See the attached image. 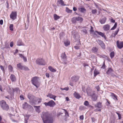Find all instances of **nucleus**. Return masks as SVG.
<instances>
[{
  "instance_id": "f257e3e1",
  "label": "nucleus",
  "mask_w": 123,
  "mask_h": 123,
  "mask_svg": "<svg viewBox=\"0 0 123 123\" xmlns=\"http://www.w3.org/2000/svg\"><path fill=\"white\" fill-rule=\"evenodd\" d=\"M44 123H52L53 119L51 117L50 114L47 112H43L41 114Z\"/></svg>"
},
{
  "instance_id": "f03ea898",
  "label": "nucleus",
  "mask_w": 123,
  "mask_h": 123,
  "mask_svg": "<svg viewBox=\"0 0 123 123\" xmlns=\"http://www.w3.org/2000/svg\"><path fill=\"white\" fill-rule=\"evenodd\" d=\"M39 79V77L35 76L32 77L31 80L32 84L37 88H38L40 85V83L38 81Z\"/></svg>"
},
{
  "instance_id": "7ed1b4c3",
  "label": "nucleus",
  "mask_w": 123,
  "mask_h": 123,
  "mask_svg": "<svg viewBox=\"0 0 123 123\" xmlns=\"http://www.w3.org/2000/svg\"><path fill=\"white\" fill-rule=\"evenodd\" d=\"M0 105L4 110L7 111L9 108V106L4 100H3L0 101Z\"/></svg>"
},
{
  "instance_id": "20e7f679",
  "label": "nucleus",
  "mask_w": 123,
  "mask_h": 123,
  "mask_svg": "<svg viewBox=\"0 0 123 123\" xmlns=\"http://www.w3.org/2000/svg\"><path fill=\"white\" fill-rule=\"evenodd\" d=\"M27 97L30 99V102L31 104H34V100L35 99V97L32 95L31 94L29 93L28 94Z\"/></svg>"
},
{
  "instance_id": "39448f33",
  "label": "nucleus",
  "mask_w": 123,
  "mask_h": 123,
  "mask_svg": "<svg viewBox=\"0 0 123 123\" xmlns=\"http://www.w3.org/2000/svg\"><path fill=\"white\" fill-rule=\"evenodd\" d=\"M36 64L39 65H45V63L42 59H38L36 61Z\"/></svg>"
},
{
  "instance_id": "423d86ee",
  "label": "nucleus",
  "mask_w": 123,
  "mask_h": 123,
  "mask_svg": "<svg viewBox=\"0 0 123 123\" xmlns=\"http://www.w3.org/2000/svg\"><path fill=\"white\" fill-rule=\"evenodd\" d=\"M17 67L19 69H20L26 70H29V69L27 67L24 66L22 65L21 63L18 64L17 65Z\"/></svg>"
},
{
  "instance_id": "0eeeda50",
  "label": "nucleus",
  "mask_w": 123,
  "mask_h": 123,
  "mask_svg": "<svg viewBox=\"0 0 123 123\" xmlns=\"http://www.w3.org/2000/svg\"><path fill=\"white\" fill-rule=\"evenodd\" d=\"M44 104L46 106H49L50 107H52L54 106L55 104V102L52 100H51L48 103L45 102Z\"/></svg>"
},
{
  "instance_id": "6e6552de",
  "label": "nucleus",
  "mask_w": 123,
  "mask_h": 123,
  "mask_svg": "<svg viewBox=\"0 0 123 123\" xmlns=\"http://www.w3.org/2000/svg\"><path fill=\"white\" fill-rule=\"evenodd\" d=\"M63 63L64 64H66L67 63L66 61L67 60V56L65 53H62L61 56Z\"/></svg>"
},
{
  "instance_id": "1a4fd4ad",
  "label": "nucleus",
  "mask_w": 123,
  "mask_h": 123,
  "mask_svg": "<svg viewBox=\"0 0 123 123\" xmlns=\"http://www.w3.org/2000/svg\"><path fill=\"white\" fill-rule=\"evenodd\" d=\"M117 45L118 48L119 49H121L123 47V42H119L118 40L117 41Z\"/></svg>"
},
{
  "instance_id": "9d476101",
  "label": "nucleus",
  "mask_w": 123,
  "mask_h": 123,
  "mask_svg": "<svg viewBox=\"0 0 123 123\" xmlns=\"http://www.w3.org/2000/svg\"><path fill=\"white\" fill-rule=\"evenodd\" d=\"M97 42L103 49H105V44L102 41L100 40H98L97 41Z\"/></svg>"
},
{
  "instance_id": "9b49d317",
  "label": "nucleus",
  "mask_w": 123,
  "mask_h": 123,
  "mask_svg": "<svg viewBox=\"0 0 123 123\" xmlns=\"http://www.w3.org/2000/svg\"><path fill=\"white\" fill-rule=\"evenodd\" d=\"M16 12H12L10 15V18L14 20L16 18Z\"/></svg>"
},
{
  "instance_id": "f8f14e48",
  "label": "nucleus",
  "mask_w": 123,
  "mask_h": 123,
  "mask_svg": "<svg viewBox=\"0 0 123 123\" xmlns=\"http://www.w3.org/2000/svg\"><path fill=\"white\" fill-rule=\"evenodd\" d=\"M110 28V25L108 24H107L104 25L103 27V28L104 31H107L109 30Z\"/></svg>"
},
{
  "instance_id": "ddd939ff",
  "label": "nucleus",
  "mask_w": 123,
  "mask_h": 123,
  "mask_svg": "<svg viewBox=\"0 0 123 123\" xmlns=\"http://www.w3.org/2000/svg\"><path fill=\"white\" fill-rule=\"evenodd\" d=\"M97 99V96L95 93H93L92 95V99L93 101H96Z\"/></svg>"
},
{
  "instance_id": "4468645a",
  "label": "nucleus",
  "mask_w": 123,
  "mask_h": 123,
  "mask_svg": "<svg viewBox=\"0 0 123 123\" xmlns=\"http://www.w3.org/2000/svg\"><path fill=\"white\" fill-rule=\"evenodd\" d=\"M79 78V76H74L72 78V80L73 81L76 82L77 81Z\"/></svg>"
},
{
  "instance_id": "2eb2a0df",
  "label": "nucleus",
  "mask_w": 123,
  "mask_h": 123,
  "mask_svg": "<svg viewBox=\"0 0 123 123\" xmlns=\"http://www.w3.org/2000/svg\"><path fill=\"white\" fill-rule=\"evenodd\" d=\"M10 78L11 81L12 82H15L16 81V79L15 76L13 74L11 75Z\"/></svg>"
},
{
  "instance_id": "dca6fc26",
  "label": "nucleus",
  "mask_w": 123,
  "mask_h": 123,
  "mask_svg": "<svg viewBox=\"0 0 123 123\" xmlns=\"http://www.w3.org/2000/svg\"><path fill=\"white\" fill-rule=\"evenodd\" d=\"M47 97H49L53 99L54 100H55V98L56 97V96H55L54 95L51 94H49L48 95H47Z\"/></svg>"
},
{
  "instance_id": "f3484780",
  "label": "nucleus",
  "mask_w": 123,
  "mask_h": 123,
  "mask_svg": "<svg viewBox=\"0 0 123 123\" xmlns=\"http://www.w3.org/2000/svg\"><path fill=\"white\" fill-rule=\"evenodd\" d=\"M106 18L105 17H104L99 20V22L101 24H104L106 21Z\"/></svg>"
},
{
  "instance_id": "a211bd4d",
  "label": "nucleus",
  "mask_w": 123,
  "mask_h": 123,
  "mask_svg": "<svg viewBox=\"0 0 123 123\" xmlns=\"http://www.w3.org/2000/svg\"><path fill=\"white\" fill-rule=\"evenodd\" d=\"M95 107L101 108L102 107V104L101 102H98L95 105Z\"/></svg>"
},
{
  "instance_id": "6ab92c4d",
  "label": "nucleus",
  "mask_w": 123,
  "mask_h": 123,
  "mask_svg": "<svg viewBox=\"0 0 123 123\" xmlns=\"http://www.w3.org/2000/svg\"><path fill=\"white\" fill-rule=\"evenodd\" d=\"M19 56L21 58H22L24 61L25 62L27 61V59L26 57L24 56L22 54H19Z\"/></svg>"
},
{
  "instance_id": "aec40b11",
  "label": "nucleus",
  "mask_w": 123,
  "mask_h": 123,
  "mask_svg": "<svg viewBox=\"0 0 123 123\" xmlns=\"http://www.w3.org/2000/svg\"><path fill=\"white\" fill-rule=\"evenodd\" d=\"M111 96L112 97H113V98L115 100H118V99L117 98V96L114 93H111Z\"/></svg>"
},
{
  "instance_id": "412c9836",
  "label": "nucleus",
  "mask_w": 123,
  "mask_h": 123,
  "mask_svg": "<svg viewBox=\"0 0 123 123\" xmlns=\"http://www.w3.org/2000/svg\"><path fill=\"white\" fill-rule=\"evenodd\" d=\"M74 96L76 98L79 99V98L80 97V95L79 94L77 93L76 92H75L74 93Z\"/></svg>"
},
{
  "instance_id": "4be33fe9",
  "label": "nucleus",
  "mask_w": 123,
  "mask_h": 123,
  "mask_svg": "<svg viewBox=\"0 0 123 123\" xmlns=\"http://www.w3.org/2000/svg\"><path fill=\"white\" fill-rule=\"evenodd\" d=\"M98 49L95 47H93L92 49V52L96 53L97 52Z\"/></svg>"
},
{
  "instance_id": "5701e85b",
  "label": "nucleus",
  "mask_w": 123,
  "mask_h": 123,
  "mask_svg": "<svg viewBox=\"0 0 123 123\" xmlns=\"http://www.w3.org/2000/svg\"><path fill=\"white\" fill-rule=\"evenodd\" d=\"M63 110H64L65 112V117H66L67 118L69 117V115L68 112H67V111L65 109H64ZM65 121H67V118H65Z\"/></svg>"
},
{
  "instance_id": "b1692460",
  "label": "nucleus",
  "mask_w": 123,
  "mask_h": 123,
  "mask_svg": "<svg viewBox=\"0 0 123 123\" xmlns=\"http://www.w3.org/2000/svg\"><path fill=\"white\" fill-rule=\"evenodd\" d=\"M71 21L73 24H75L76 23V17H74L73 18L71 19Z\"/></svg>"
},
{
  "instance_id": "393cba45",
  "label": "nucleus",
  "mask_w": 123,
  "mask_h": 123,
  "mask_svg": "<svg viewBox=\"0 0 123 123\" xmlns=\"http://www.w3.org/2000/svg\"><path fill=\"white\" fill-rule=\"evenodd\" d=\"M113 71V69L111 68H109L106 72V73L108 74H110Z\"/></svg>"
},
{
  "instance_id": "a878e982",
  "label": "nucleus",
  "mask_w": 123,
  "mask_h": 123,
  "mask_svg": "<svg viewBox=\"0 0 123 123\" xmlns=\"http://www.w3.org/2000/svg\"><path fill=\"white\" fill-rule=\"evenodd\" d=\"M98 33L99 35L101 36L102 37H104L105 39H106V36H105V34L104 33L101 32H98Z\"/></svg>"
},
{
  "instance_id": "bb28decb",
  "label": "nucleus",
  "mask_w": 123,
  "mask_h": 123,
  "mask_svg": "<svg viewBox=\"0 0 123 123\" xmlns=\"http://www.w3.org/2000/svg\"><path fill=\"white\" fill-rule=\"evenodd\" d=\"M57 2H58L59 4H61L62 6H63L65 5V4H64V1L62 0H59Z\"/></svg>"
},
{
  "instance_id": "cd10ccee",
  "label": "nucleus",
  "mask_w": 123,
  "mask_h": 123,
  "mask_svg": "<svg viewBox=\"0 0 123 123\" xmlns=\"http://www.w3.org/2000/svg\"><path fill=\"white\" fill-rule=\"evenodd\" d=\"M77 21H80V22H82L83 20V18L80 17H76Z\"/></svg>"
},
{
  "instance_id": "c85d7f7f",
  "label": "nucleus",
  "mask_w": 123,
  "mask_h": 123,
  "mask_svg": "<svg viewBox=\"0 0 123 123\" xmlns=\"http://www.w3.org/2000/svg\"><path fill=\"white\" fill-rule=\"evenodd\" d=\"M30 106L26 102H25L24 103V104H23V108L24 109H25L26 108H27L28 106Z\"/></svg>"
},
{
  "instance_id": "c756f323",
  "label": "nucleus",
  "mask_w": 123,
  "mask_h": 123,
  "mask_svg": "<svg viewBox=\"0 0 123 123\" xmlns=\"http://www.w3.org/2000/svg\"><path fill=\"white\" fill-rule=\"evenodd\" d=\"M48 68L49 70L52 72H55L56 71L55 69L54 68L51 66H49Z\"/></svg>"
},
{
  "instance_id": "7c9ffc66",
  "label": "nucleus",
  "mask_w": 123,
  "mask_h": 123,
  "mask_svg": "<svg viewBox=\"0 0 123 123\" xmlns=\"http://www.w3.org/2000/svg\"><path fill=\"white\" fill-rule=\"evenodd\" d=\"M54 19L55 20H57L58 19H59L60 18V17L57 15L56 14H54Z\"/></svg>"
},
{
  "instance_id": "2f4dec72",
  "label": "nucleus",
  "mask_w": 123,
  "mask_h": 123,
  "mask_svg": "<svg viewBox=\"0 0 123 123\" xmlns=\"http://www.w3.org/2000/svg\"><path fill=\"white\" fill-rule=\"evenodd\" d=\"M34 108H36V111L37 112H38V113L40 112V109L39 108L40 107V106H34Z\"/></svg>"
},
{
  "instance_id": "473e14b6",
  "label": "nucleus",
  "mask_w": 123,
  "mask_h": 123,
  "mask_svg": "<svg viewBox=\"0 0 123 123\" xmlns=\"http://www.w3.org/2000/svg\"><path fill=\"white\" fill-rule=\"evenodd\" d=\"M99 74V72L97 71V70L95 69L94 72V76L96 77V76Z\"/></svg>"
},
{
  "instance_id": "72a5a7b5",
  "label": "nucleus",
  "mask_w": 123,
  "mask_h": 123,
  "mask_svg": "<svg viewBox=\"0 0 123 123\" xmlns=\"http://www.w3.org/2000/svg\"><path fill=\"white\" fill-rule=\"evenodd\" d=\"M79 10L81 12H84V11H86V10L83 8H79Z\"/></svg>"
},
{
  "instance_id": "f704fd0d",
  "label": "nucleus",
  "mask_w": 123,
  "mask_h": 123,
  "mask_svg": "<svg viewBox=\"0 0 123 123\" xmlns=\"http://www.w3.org/2000/svg\"><path fill=\"white\" fill-rule=\"evenodd\" d=\"M9 71L10 72H12V71L13 69V68L12 67L11 65H10L8 66V67Z\"/></svg>"
},
{
  "instance_id": "c9c22d12",
  "label": "nucleus",
  "mask_w": 123,
  "mask_h": 123,
  "mask_svg": "<svg viewBox=\"0 0 123 123\" xmlns=\"http://www.w3.org/2000/svg\"><path fill=\"white\" fill-rule=\"evenodd\" d=\"M114 56V53L113 51L111 52L110 54V56L111 58L112 59Z\"/></svg>"
},
{
  "instance_id": "e433bc0d",
  "label": "nucleus",
  "mask_w": 123,
  "mask_h": 123,
  "mask_svg": "<svg viewBox=\"0 0 123 123\" xmlns=\"http://www.w3.org/2000/svg\"><path fill=\"white\" fill-rule=\"evenodd\" d=\"M117 23H115L114 26L111 29V30H113L115 29L117 27Z\"/></svg>"
},
{
  "instance_id": "4c0bfd02",
  "label": "nucleus",
  "mask_w": 123,
  "mask_h": 123,
  "mask_svg": "<svg viewBox=\"0 0 123 123\" xmlns=\"http://www.w3.org/2000/svg\"><path fill=\"white\" fill-rule=\"evenodd\" d=\"M66 11L67 12L69 13H71L72 12V10L69 9L68 8H66Z\"/></svg>"
},
{
  "instance_id": "58836bf2",
  "label": "nucleus",
  "mask_w": 123,
  "mask_h": 123,
  "mask_svg": "<svg viewBox=\"0 0 123 123\" xmlns=\"http://www.w3.org/2000/svg\"><path fill=\"white\" fill-rule=\"evenodd\" d=\"M64 43L65 46H67L69 45L70 42L68 41H65L64 42Z\"/></svg>"
},
{
  "instance_id": "ea45409f",
  "label": "nucleus",
  "mask_w": 123,
  "mask_h": 123,
  "mask_svg": "<svg viewBox=\"0 0 123 123\" xmlns=\"http://www.w3.org/2000/svg\"><path fill=\"white\" fill-rule=\"evenodd\" d=\"M84 105L86 106H88L89 105V103L88 101H86L84 103Z\"/></svg>"
},
{
  "instance_id": "a19ab883",
  "label": "nucleus",
  "mask_w": 123,
  "mask_h": 123,
  "mask_svg": "<svg viewBox=\"0 0 123 123\" xmlns=\"http://www.w3.org/2000/svg\"><path fill=\"white\" fill-rule=\"evenodd\" d=\"M97 12V10L96 9H93L92 10V12L93 14H95Z\"/></svg>"
},
{
  "instance_id": "79ce46f5",
  "label": "nucleus",
  "mask_w": 123,
  "mask_h": 123,
  "mask_svg": "<svg viewBox=\"0 0 123 123\" xmlns=\"http://www.w3.org/2000/svg\"><path fill=\"white\" fill-rule=\"evenodd\" d=\"M13 25L12 24H11L9 26V28L10 30L12 31L13 30Z\"/></svg>"
},
{
  "instance_id": "37998d69",
  "label": "nucleus",
  "mask_w": 123,
  "mask_h": 123,
  "mask_svg": "<svg viewBox=\"0 0 123 123\" xmlns=\"http://www.w3.org/2000/svg\"><path fill=\"white\" fill-rule=\"evenodd\" d=\"M60 89L62 91L64 90H65L66 91H68V90L69 89V88L68 87H66L65 88H61Z\"/></svg>"
},
{
  "instance_id": "c03bdc74",
  "label": "nucleus",
  "mask_w": 123,
  "mask_h": 123,
  "mask_svg": "<svg viewBox=\"0 0 123 123\" xmlns=\"http://www.w3.org/2000/svg\"><path fill=\"white\" fill-rule=\"evenodd\" d=\"M99 57H102L106 59H107L108 58V57L107 56H106L104 55H100Z\"/></svg>"
},
{
  "instance_id": "a18cd8bd",
  "label": "nucleus",
  "mask_w": 123,
  "mask_h": 123,
  "mask_svg": "<svg viewBox=\"0 0 123 123\" xmlns=\"http://www.w3.org/2000/svg\"><path fill=\"white\" fill-rule=\"evenodd\" d=\"M13 89V92L15 91H16L17 92H18V91L19 90V88H15V89Z\"/></svg>"
},
{
  "instance_id": "49530a36",
  "label": "nucleus",
  "mask_w": 123,
  "mask_h": 123,
  "mask_svg": "<svg viewBox=\"0 0 123 123\" xmlns=\"http://www.w3.org/2000/svg\"><path fill=\"white\" fill-rule=\"evenodd\" d=\"M80 47V44H78V46H75L74 47L75 48V49H79V48Z\"/></svg>"
},
{
  "instance_id": "de8ad7c7",
  "label": "nucleus",
  "mask_w": 123,
  "mask_h": 123,
  "mask_svg": "<svg viewBox=\"0 0 123 123\" xmlns=\"http://www.w3.org/2000/svg\"><path fill=\"white\" fill-rule=\"evenodd\" d=\"M90 31L91 33L93 32L94 31L93 27L92 26L91 27V29Z\"/></svg>"
},
{
  "instance_id": "09e8293b",
  "label": "nucleus",
  "mask_w": 123,
  "mask_h": 123,
  "mask_svg": "<svg viewBox=\"0 0 123 123\" xmlns=\"http://www.w3.org/2000/svg\"><path fill=\"white\" fill-rule=\"evenodd\" d=\"M0 67L1 69L3 71V72L4 71V67L2 65H0Z\"/></svg>"
},
{
  "instance_id": "8fccbe9b",
  "label": "nucleus",
  "mask_w": 123,
  "mask_h": 123,
  "mask_svg": "<svg viewBox=\"0 0 123 123\" xmlns=\"http://www.w3.org/2000/svg\"><path fill=\"white\" fill-rule=\"evenodd\" d=\"M95 88L97 89L98 91H99L100 87L99 85L96 86Z\"/></svg>"
},
{
  "instance_id": "3c124183",
  "label": "nucleus",
  "mask_w": 123,
  "mask_h": 123,
  "mask_svg": "<svg viewBox=\"0 0 123 123\" xmlns=\"http://www.w3.org/2000/svg\"><path fill=\"white\" fill-rule=\"evenodd\" d=\"M20 99L21 100H23L24 99V98L23 97V95H20Z\"/></svg>"
},
{
  "instance_id": "603ef678",
  "label": "nucleus",
  "mask_w": 123,
  "mask_h": 123,
  "mask_svg": "<svg viewBox=\"0 0 123 123\" xmlns=\"http://www.w3.org/2000/svg\"><path fill=\"white\" fill-rule=\"evenodd\" d=\"M20 42V41H18V42L17 44V45H18L20 46L22 45V43H21Z\"/></svg>"
},
{
  "instance_id": "864d4df0",
  "label": "nucleus",
  "mask_w": 123,
  "mask_h": 123,
  "mask_svg": "<svg viewBox=\"0 0 123 123\" xmlns=\"http://www.w3.org/2000/svg\"><path fill=\"white\" fill-rule=\"evenodd\" d=\"M30 116L29 115H27V114H26V115L25 116V117H26V119H28L29 118Z\"/></svg>"
},
{
  "instance_id": "5fc2aeb1",
  "label": "nucleus",
  "mask_w": 123,
  "mask_h": 123,
  "mask_svg": "<svg viewBox=\"0 0 123 123\" xmlns=\"http://www.w3.org/2000/svg\"><path fill=\"white\" fill-rule=\"evenodd\" d=\"M119 31V29H118V30L117 31H116L115 32V33H114L115 34V35H116L117 34L118 32V31Z\"/></svg>"
},
{
  "instance_id": "6e6d98bb",
  "label": "nucleus",
  "mask_w": 123,
  "mask_h": 123,
  "mask_svg": "<svg viewBox=\"0 0 123 123\" xmlns=\"http://www.w3.org/2000/svg\"><path fill=\"white\" fill-rule=\"evenodd\" d=\"M38 100H39V101H38V103H40L42 101V99L41 98H39L38 99Z\"/></svg>"
},
{
  "instance_id": "4d7b16f0",
  "label": "nucleus",
  "mask_w": 123,
  "mask_h": 123,
  "mask_svg": "<svg viewBox=\"0 0 123 123\" xmlns=\"http://www.w3.org/2000/svg\"><path fill=\"white\" fill-rule=\"evenodd\" d=\"M105 62H104L103 63V65L102 67V68L103 69H104L105 68Z\"/></svg>"
},
{
  "instance_id": "13d9d810",
  "label": "nucleus",
  "mask_w": 123,
  "mask_h": 123,
  "mask_svg": "<svg viewBox=\"0 0 123 123\" xmlns=\"http://www.w3.org/2000/svg\"><path fill=\"white\" fill-rule=\"evenodd\" d=\"M13 42H11L10 43V46L11 47H12L13 46Z\"/></svg>"
},
{
  "instance_id": "bf43d9fd",
  "label": "nucleus",
  "mask_w": 123,
  "mask_h": 123,
  "mask_svg": "<svg viewBox=\"0 0 123 123\" xmlns=\"http://www.w3.org/2000/svg\"><path fill=\"white\" fill-rule=\"evenodd\" d=\"M45 75H46V76L48 78H49V74L46 73V74Z\"/></svg>"
},
{
  "instance_id": "052dcab7",
  "label": "nucleus",
  "mask_w": 123,
  "mask_h": 123,
  "mask_svg": "<svg viewBox=\"0 0 123 123\" xmlns=\"http://www.w3.org/2000/svg\"><path fill=\"white\" fill-rule=\"evenodd\" d=\"M119 119H120L121 118V115L120 114L118 115Z\"/></svg>"
},
{
  "instance_id": "680f3d73",
  "label": "nucleus",
  "mask_w": 123,
  "mask_h": 123,
  "mask_svg": "<svg viewBox=\"0 0 123 123\" xmlns=\"http://www.w3.org/2000/svg\"><path fill=\"white\" fill-rule=\"evenodd\" d=\"M80 118L81 120H83L84 118V117L83 115L81 116L80 117Z\"/></svg>"
},
{
  "instance_id": "e2e57ef3",
  "label": "nucleus",
  "mask_w": 123,
  "mask_h": 123,
  "mask_svg": "<svg viewBox=\"0 0 123 123\" xmlns=\"http://www.w3.org/2000/svg\"><path fill=\"white\" fill-rule=\"evenodd\" d=\"M3 21L2 20H1L0 21V24L1 25H2L3 24Z\"/></svg>"
},
{
  "instance_id": "0e129e2a",
  "label": "nucleus",
  "mask_w": 123,
  "mask_h": 123,
  "mask_svg": "<svg viewBox=\"0 0 123 123\" xmlns=\"http://www.w3.org/2000/svg\"><path fill=\"white\" fill-rule=\"evenodd\" d=\"M111 22L112 23H114L115 22V20H113L112 19L111 20Z\"/></svg>"
},
{
  "instance_id": "69168bd1",
  "label": "nucleus",
  "mask_w": 123,
  "mask_h": 123,
  "mask_svg": "<svg viewBox=\"0 0 123 123\" xmlns=\"http://www.w3.org/2000/svg\"><path fill=\"white\" fill-rule=\"evenodd\" d=\"M92 122H94V121H95V119H94V117H92Z\"/></svg>"
},
{
  "instance_id": "338daca9",
  "label": "nucleus",
  "mask_w": 123,
  "mask_h": 123,
  "mask_svg": "<svg viewBox=\"0 0 123 123\" xmlns=\"http://www.w3.org/2000/svg\"><path fill=\"white\" fill-rule=\"evenodd\" d=\"M18 52V50L17 49H16L15 50V52L14 53V54L15 55L16 53H17Z\"/></svg>"
},
{
  "instance_id": "774afa93",
  "label": "nucleus",
  "mask_w": 123,
  "mask_h": 123,
  "mask_svg": "<svg viewBox=\"0 0 123 123\" xmlns=\"http://www.w3.org/2000/svg\"><path fill=\"white\" fill-rule=\"evenodd\" d=\"M83 32H85V33H87V31L85 29H84V30H83Z\"/></svg>"
}]
</instances>
